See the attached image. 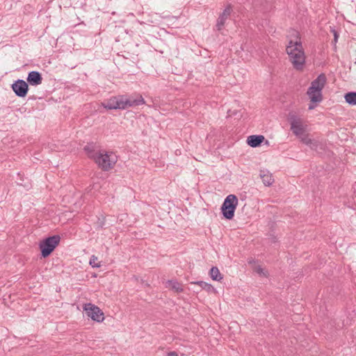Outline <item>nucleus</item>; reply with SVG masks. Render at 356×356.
<instances>
[{
  "label": "nucleus",
  "instance_id": "nucleus-8",
  "mask_svg": "<svg viewBox=\"0 0 356 356\" xmlns=\"http://www.w3.org/2000/svg\"><path fill=\"white\" fill-rule=\"evenodd\" d=\"M11 88L15 95L19 97H26L29 91L28 83L22 79H17L12 84Z\"/></svg>",
  "mask_w": 356,
  "mask_h": 356
},
{
  "label": "nucleus",
  "instance_id": "nucleus-18",
  "mask_svg": "<svg viewBox=\"0 0 356 356\" xmlns=\"http://www.w3.org/2000/svg\"><path fill=\"white\" fill-rule=\"evenodd\" d=\"M346 102L350 105H356V92H348L344 96Z\"/></svg>",
  "mask_w": 356,
  "mask_h": 356
},
{
  "label": "nucleus",
  "instance_id": "nucleus-21",
  "mask_svg": "<svg viewBox=\"0 0 356 356\" xmlns=\"http://www.w3.org/2000/svg\"><path fill=\"white\" fill-rule=\"evenodd\" d=\"M330 31H331V32L333 33V35H334V39H333L332 43L334 46V50L336 51L337 50V42L338 38H339V33L334 28L331 27V26H330Z\"/></svg>",
  "mask_w": 356,
  "mask_h": 356
},
{
  "label": "nucleus",
  "instance_id": "nucleus-19",
  "mask_svg": "<svg viewBox=\"0 0 356 356\" xmlns=\"http://www.w3.org/2000/svg\"><path fill=\"white\" fill-rule=\"evenodd\" d=\"M195 284H197L200 286L202 289L210 292L211 291H213L214 289L213 286L207 282H203V281H197L196 282H194Z\"/></svg>",
  "mask_w": 356,
  "mask_h": 356
},
{
  "label": "nucleus",
  "instance_id": "nucleus-3",
  "mask_svg": "<svg viewBox=\"0 0 356 356\" xmlns=\"http://www.w3.org/2000/svg\"><path fill=\"white\" fill-rule=\"evenodd\" d=\"M238 202V200L235 195L230 194L226 197L220 209L222 214L225 219H233Z\"/></svg>",
  "mask_w": 356,
  "mask_h": 356
},
{
  "label": "nucleus",
  "instance_id": "nucleus-4",
  "mask_svg": "<svg viewBox=\"0 0 356 356\" xmlns=\"http://www.w3.org/2000/svg\"><path fill=\"white\" fill-rule=\"evenodd\" d=\"M117 160V156L113 152L102 151L95 161L102 170L108 171L114 167Z\"/></svg>",
  "mask_w": 356,
  "mask_h": 356
},
{
  "label": "nucleus",
  "instance_id": "nucleus-9",
  "mask_svg": "<svg viewBox=\"0 0 356 356\" xmlns=\"http://www.w3.org/2000/svg\"><path fill=\"white\" fill-rule=\"evenodd\" d=\"M327 78L325 74H320L316 79H314L309 86L310 90L322 91L326 83Z\"/></svg>",
  "mask_w": 356,
  "mask_h": 356
},
{
  "label": "nucleus",
  "instance_id": "nucleus-23",
  "mask_svg": "<svg viewBox=\"0 0 356 356\" xmlns=\"http://www.w3.org/2000/svg\"><path fill=\"white\" fill-rule=\"evenodd\" d=\"M97 260V257L95 255H92L90 259V261H89L90 265L93 268L100 267L101 265L99 264L96 263Z\"/></svg>",
  "mask_w": 356,
  "mask_h": 356
},
{
  "label": "nucleus",
  "instance_id": "nucleus-26",
  "mask_svg": "<svg viewBox=\"0 0 356 356\" xmlns=\"http://www.w3.org/2000/svg\"><path fill=\"white\" fill-rule=\"evenodd\" d=\"M166 356H178V354L175 351L170 352Z\"/></svg>",
  "mask_w": 356,
  "mask_h": 356
},
{
  "label": "nucleus",
  "instance_id": "nucleus-11",
  "mask_svg": "<svg viewBox=\"0 0 356 356\" xmlns=\"http://www.w3.org/2000/svg\"><path fill=\"white\" fill-rule=\"evenodd\" d=\"M27 82L31 86H38L42 83V74L38 71H31L28 74Z\"/></svg>",
  "mask_w": 356,
  "mask_h": 356
},
{
  "label": "nucleus",
  "instance_id": "nucleus-28",
  "mask_svg": "<svg viewBox=\"0 0 356 356\" xmlns=\"http://www.w3.org/2000/svg\"><path fill=\"white\" fill-rule=\"evenodd\" d=\"M314 108V106H312V105H309V110L313 109Z\"/></svg>",
  "mask_w": 356,
  "mask_h": 356
},
{
  "label": "nucleus",
  "instance_id": "nucleus-12",
  "mask_svg": "<svg viewBox=\"0 0 356 356\" xmlns=\"http://www.w3.org/2000/svg\"><path fill=\"white\" fill-rule=\"evenodd\" d=\"M265 140V138L262 135H252L248 137L247 143L252 147H257L261 145Z\"/></svg>",
  "mask_w": 356,
  "mask_h": 356
},
{
  "label": "nucleus",
  "instance_id": "nucleus-15",
  "mask_svg": "<svg viewBox=\"0 0 356 356\" xmlns=\"http://www.w3.org/2000/svg\"><path fill=\"white\" fill-rule=\"evenodd\" d=\"M309 147L318 153H322L325 150V145L316 140H313Z\"/></svg>",
  "mask_w": 356,
  "mask_h": 356
},
{
  "label": "nucleus",
  "instance_id": "nucleus-5",
  "mask_svg": "<svg viewBox=\"0 0 356 356\" xmlns=\"http://www.w3.org/2000/svg\"><path fill=\"white\" fill-rule=\"evenodd\" d=\"M60 241V237L59 235L49 236L42 241L40 243L42 257L44 258L49 257L59 244Z\"/></svg>",
  "mask_w": 356,
  "mask_h": 356
},
{
  "label": "nucleus",
  "instance_id": "nucleus-13",
  "mask_svg": "<svg viewBox=\"0 0 356 356\" xmlns=\"http://www.w3.org/2000/svg\"><path fill=\"white\" fill-rule=\"evenodd\" d=\"M260 177L262 179V181L265 186H269L273 184L274 182V179L273 177L272 174H270L268 171L261 170H260Z\"/></svg>",
  "mask_w": 356,
  "mask_h": 356
},
{
  "label": "nucleus",
  "instance_id": "nucleus-2",
  "mask_svg": "<svg viewBox=\"0 0 356 356\" xmlns=\"http://www.w3.org/2000/svg\"><path fill=\"white\" fill-rule=\"evenodd\" d=\"M145 104V100L141 95L136 98L126 97L123 95L113 97L102 103V106L108 110L126 109L129 107L136 106Z\"/></svg>",
  "mask_w": 356,
  "mask_h": 356
},
{
  "label": "nucleus",
  "instance_id": "nucleus-27",
  "mask_svg": "<svg viewBox=\"0 0 356 356\" xmlns=\"http://www.w3.org/2000/svg\"><path fill=\"white\" fill-rule=\"evenodd\" d=\"M254 262V259H250V261H248L249 264H252Z\"/></svg>",
  "mask_w": 356,
  "mask_h": 356
},
{
  "label": "nucleus",
  "instance_id": "nucleus-7",
  "mask_svg": "<svg viewBox=\"0 0 356 356\" xmlns=\"http://www.w3.org/2000/svg\"><path fill=\"white\" fill-rule=\"evenodd\" d=\"M289 120L290 121L291 129L293 133L298 138L302 136L305 131L302 120L295 115L290 114Z\"/></svg>",
  "mask_w": 356,
  "mask_h": 356
},
{
  "label": "nucleus",
  "instance_id": "nucleus-16",
  "mask_svg": "<svg viewBox=\"0 0 356 356\" xmlns=\"http://www.w3.org/2000/svg\"><path fill=\"white\" fill-rule=\"evenodd\" d=\"M209 275L211 279L215 281H220L223 278L219 271V269L216 266H213L211 268Z\"/></svg>",
  "mask_w": 356,
  "mask_h": 356
},
{
  "label": "nucleus",
  "instance_id": "nucleus-1",
  "mask_svg": "<svg viewBox=\"0 0 356 356\" xmlns=\"http://www.w3.org/2000/svg\"><path fill=\"white\" fill-rule=\"evenodd\" d=\"M292 34L295 40L291 39L289 40L286 50L293 67L298 70H301L305 63V56L302 49L300 33L298 31L293 30Z\"/></svg>",
  "mask_w": 356,
  "mask_h": 356
},
{
  "label": "nucleus",
  "instance_id": "nucleus-24",
  "mask_svg": "<svg viewBox=\"0 0 356 356\" xmlns=\"http://www.w3.org/2000/svg\"><path fill=\"white\" fill-rule=\"evenodd\" d=\"M255 272L257 273L259 275L267 277L268 273L265 271L264 268H261V266H258L255 268Z\"/></svg>",
  "mask_w": 356,
  "mask_h": 356
},
{
  "label": "nucleus",
  "instance_id": "nucleus-20",
  "mask_svg": "<svg viewBox=\"0 0 356 356\" xmlns=\"http://www.w3.org/2000/svg\"><path fill=\"white\" fill-rule=\"evenodd\" d=\"M170 286L176 292H181L183 291L182 285L177 281L170 280L168 282Z\"/></svg>",
  "mask_w": 356,
  "mask_h": 356
},
{
  "label": "nucleus",
  "instance_id": "nucleus-14",
  "mask_svg": "<svg viewBox=\"0 0 356 356\" xmlns=\"http://www.w3.org/2000/svg\"><path fill=\"white\" fill-rule=\"evenodd\" d=\"M307 95L309 97L310 101L313 103H318L322 101V92L320 90H310L309 87L307 90Z\"/></svg>",
  "mask_w": 356,
  "mask_h": 356
},
{
  "label": "nucleus",
  "instance_id": "nucleus-22",
  "mask_svg": "<svg viewBox=\"0 0 356 356\" xmlns=\"http://www.w3.org/2000/svg\"><path fill=\"white\" fill-rule=\"evenodd\" d=\"M299 138L300 139L302 143L308 145L309 147H310L311 144L312 143V142L314 140V139H311L310 138H309L308 134H303L302 136L299 137Z\"/></svg>",
  "mask_w": 356,
  "mask_h": 356
},
{
  "label": "nucleus",
  "instance_id": "nucleus-6",
  "mask_svg": "<svg viewBox=\"0 0 356 356\" xmlns=\"http://www.w3.org/2000/svg\"><path fill=\"white\" fill-rule=\"evenodd\" d=\"M84 310L87 316L90 317L93 321L102 322L104 319L103 312L97 306L88 303L85 305Z\"/></svg>",
  "mask_w": 356,
  "mask_h": 356
},
{
  "label": "nucleus",
  "instance_id": "nucleus-10",
  "mask_svg": "<svg viewBox=\"0 0 356 356\" xmlns=\"http://www.w3.org/2000/svg\"><path fill=\"white\" fill-rule=\"evenodd\" d=\"M83 149L86 152L88 156L90 159H93L94 161L102 152L100 151H97V145H96V143H88L84 147Z\"/></svg>",
  "mask_w": 356,
  "mask_h": 356
},
{
  "label": "nucleus",
  "instance_id": "nucleus-25",
  "mask_svg": "<svg viewBox=\"0 0 356 356\" xmlns=\"http://www.w3.org/2000/svg\"><path fill=\"white\" fill-rule=\"evenodd\" d=\"M225 24H216V29L220 31L224 27Z\"/></svg>",
  "mask_w": 356,
  "mask_h": 356
},
{
  "label": "nucleus",
  "instance_id": "nucleus-17",
  "mask_svg": "<svg viewBox=\"0 0 356 356\" xmlns=\"http://www.w3.org/2000/svg\"><path fill=\"white\" fill-rule=\"evenodd\" d=\"M232 13V8L231 6H226V8L223 10V11L220 14L219 16V19L221 21V22L229 19V17L231 16Z\"/></svg>",
  "mask_w": 356,
  "mask_h": 356
}]
</instances>
